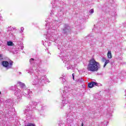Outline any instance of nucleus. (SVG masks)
Wrapping results in <instances>:
<instances>
[{
    "label": "nucleus",
    "mask_w": 126,
    "mask_h": 126,
    "mask_svg": "<svg viewBox=\"0 0 126 126\" xmlns=\"http://www.w3.org/2000/svg\"><path fill=\"white\" fill-rule=\"evenodd\" d=\"M1 64L4 66V67H8L9 65V63L7 61H3L1 62Z\"/></svg>",
    "instance_id": "3"
},
{
    "label": "nucleus",
    "mask_w": 126,
    "mask_h": 126,
    "mask_svg": "<svg viewBox=\"0 0 126 126\" xmlns=\"http://www.w3.org/2000/svg\"><path fill=\"white\" fill-rule=\"evenodd\" d=\"M18 84H19V85H20V87H22V88L25 87V84H24V83H23L21 82H19L18 83Z\"/></svg>",
    "instance_id": "5"
},
{
    "label": "nucleus",
    "mask_w": 126,
    "mask_h": 126,
    "mask_svg": "<svg viewBox=\"0 0 126 126\" xmlns=\"http://www.w3.org/2000/svg\"><path fill=\"white\" fill-rule=\"evenodd\" d=\"M110 63V60H106L103 67H105V66H106L107 65V64H108V63Z\"/></svg>",
    "instance_id": "7"
},
{
    "label": "nucleus",
    "mask_w": 126,
    "mask_h": 126,
    "mask_svg": "<svg viewBox=\"0 0 126 126\" xmlns=\"http://www.w3.org/2000/svg\"><path fill=\"white\" fill-rule=\"evenodd\" d=\"M83 125H84L83 123H82V126H83Z\"/></svg>",
    "instance_id": "15"
},
{
    "label": "nucleus",
    "mask_w": 126,
    "mask_h": 126,
    "mask_svg": "<svg viewBox=\"0 0 126 126\" xmlns=\"http://www.w3.org/2000/svg\"><path fill=\"white\" fill-rule=\"evenodd\" d=\"M94 13V9H92L91 10V13Z\"/></svg>",
    "instance_id": "11"
},
{
    "label": "nucleus",
    "mask_w": 126,
    "mask_h": 126,
    "mask_svg": "<svg viewBox=\"0 0 126 126\" xmlns=\"http://www.w3.org/2000/svg\"><path fill=\"white\" fill-rule=\"evenodd\" d=\"M31 61H34V59L33 58L31 59Z\"/></svg>",
    "instance_id": "12"
},
{
    "label": "nucleus",
    "mask_w": 126,
    "mask_h": 126,
    "mask_svg": "<svg viewBox=\"0 0 126 126\" xmlns=\"http://www.w3.org/2000/svg\"><path fill=\"white\" fill-rule=\"evenodd\" d=\"M99 68H100V63L96 62L94 58H93L89 61L87 66V69L89 71L94 72L98 71Z\"/></svg>",
    "instance_id": "1"
},
{
    "label": "nucleus",
    "mask_w": 126,
    "mask_h": 126,
    "mask_svg": "<svg viewBox=\"0 0 126 126\" xmlns=\"http://www.w3.org/2000/svg\"><path fill=\"white\" fill-rule=\"evenodd\" d=\"M13 64V62L10 61L9 63V65L12 66V65Z\"/></svg>",
    "instance_id": "8"
},
{
    "label": "nucleus",
    "mask_w": 126,
    "mask_h": 126,
    "mask_svg": "<svg viewBox=\"0 0 126 126\" xmlns=\"http://www.w3.org/2000/svg\"><path fill=\"white\" fill-rule=\"evenodd\" d=\"M1 94V93L0 92V94Z\"/></svg>",
    "instance_id": "16"
},
{
    "label": "nucleus",
    "mask_w": 126,
    "mask_h": 126,
    "mask_svg": "<svg viewBox=\"0 0 126 126\" xmlns=\"http://www.w3.org/2000/svg\"><path fill=\"white\" fill-rule=\"evenodd\" d=\"M73 80H74V76L73 77Z\"/></svg>",
    "instance_id": "14"
},
{
    "label": "nucleus",
    "mask_w": 126,
    "mask_h": 126,
    "mask_svg": "<svg viewBox=\"0 0 126 126\" xmlns=\"http://www.w3.org/2000/svg\"><path fill=\"white\" fill-rule=\"evenodd\" d=\"M3 60V57H2V54H0V61H2Z\"/></svg>",
    "instance_id": "9"
},
{
    "label": "nucleus",
    "mask_w": 126,
    "mask_h": 126,
    "mask_svg": "<svg viewBox=\"0 0 126 126\" xmlns=\"http://www.w3.org/2000/svg\"><path fill=\"white\" fill-rule=\"evenodd\" d=\"M72 77H74V73H73V74H72Z\"/></svg>",
    "instance_id": "13"
},
{
    "label": "nucleus",
    "mask_w": 126,
    "mask_h": 126,
    "mask_svg": "<svg viewBox=\"0 0 126 126\" xmlns=\"http://www.w3.org/2000/svg\"><path fill=\"white\" fill-rule=\"evenodd\" d=\"M101 61H102V62H103L104 63V62H106V61H107V60H106V58L103 57L102 58Z\"/></svg>",
    "instance_id": "10"
},
{
    "label": "nucleus",
    "mask_w": 126,
    "mask_h": 126,
    "mask_svg": "<svg viewBox=\"0 0 126 126\" xmlns=\"http://www.w3.org/2000/svg\"><path fill=\"white\" fill-rule=\"evenodd\" d=\"M107 58L108 59H112V53H111V51H108L107 53Z\"/></svg>",
    "instance_id": "4"
},
{
    "label": "nucleus",
    "mask_w": 126,
    "mask_h": 126,
    "mask_svg": "<svg viewBox=\"0 0 126 126\" xmlns=\"http://www.w3.org/2000/svg\"><path fill=\"white\" fill-rule=\"evenodd\" d=\"M8 46H14V44H13V42L12 41H8L7 42Z\"/></svg>",
    "instance_id": "6"
},
{
    "label": "nucleus",
    "mask_w": 126,
    "mask_h": 126,
    "mask_svg": "<svg viewBox=\"0 0 126 126\" xmlns=\"http://www.w3.org/2000/svg\"><path fill=\"white\" fill-rule=\"evenodd\" d=\"M97 86V85H98V84H97V83L96 82H92L91 83H89L88 85V86L89 88H92L93 87H94V86Z\"/></svg>",
    "instance_id": "2"
}]
</instances>
